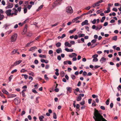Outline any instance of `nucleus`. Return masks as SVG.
Here are the masks:
<instances>
[{"label": "nucleus", "instance_id": "obj_1", "mask_svg": "<svg viewBox=\"0 0 121 121\" xmlns=\"http://www.w3.org/2000/svg\"><path fill=\"white\" fill-rule=\"evenodd\" d=\"M94 114V116L93 117V118L95 121H108L103 117V116L95 108Z\"/></svg>", "mask_w": 121, "mask_h": 121}, {"label": "nucleus", "instance_id": "obj_2", "mask_svg": "<svg viewBox=\"0 0 121 121\" xmlns=\"http://www.w3.org/2000/svg\"><path fill=\"white\" fill-rule=\"evenodd\" d=\"M66 12L68 13H72L73 11L72 8L71 6H69L66 7Z\"/></svg>", "mask_w": 121, "mask_h": 121}, {"label": "nucleus", "instance_id": "obj_3", "mask_svg": "<svg viewBox=\"0 0 121 121\" xmlns=\"http://www.w3.org/2000/svg\"><path fill=\"white\" fill-rule=\"evenodd\" d=\"M17 36V34H15L14 35H12L11 38V41L12 42L15 41L16 39Z\"/></svg>", "mask_w": 121, "mask_h": 121}, {"label": "nucleus", "instance_id": "obj_4", "mask_svg": "<svg viewBox=\"0 0 121 121\" xmlns=\"http://www.w3.org/2000/svg\"><path fill=\"white\" fill-rule=\"evenodd\" d=\"M15 104H18L20 102V100L18 97L15 98L14 100Z\"/></svg>", "mask_w": 121, "mask_h": 121}, {"label": "nucleus", "instance_id": "obj_5", "mask_svg": "<svg viewBox=\"0 0 121 121\" xmlns=\"http://www.w3.org/2000/svg\"><path fill=\"white\" fill-rule=\"evenodd\" d=\"M11 9H8L6 11L5 13L7 14V16H10L11 14Z\"/></svg>", "mask_w": 121, "mask_h": 121}, {"label": "nucleus", "instance_id": "obj_6", "mask_svg": "<svg viewBox=\"0 0 121 121\" xmlns=\"http://www.w3.org/2000/svg\"><path fill=\"white\" fill-rule=\"evenodd\" d=\"M106 59L105 58L103 57L101 58L99 61L102 64L104 62H105L106 61Z\"/></svg>", "mask_w": 121, "mask_h": 121}, {"label": "nucleus", "instance_id": "obj_7", "mask_svg": "<svg viewBox=\"0 0 121 121\" xmlns=\"http://www.w3.org/2000/svg\"><path fill=\"white\" fill-rule=\"evenodd\" d=\"M22 61L21 60H19L17 61H16L13 64V66H16L19 64Z\"/></svg>", "mask_w": 121, "mask_h": 121}, {"label": "nucleus", "instance_id": "obj_8", "mask_svg": "<svg viewBox=\"0 0 121 121\" xmlns=\"http://www.w3.org/2000/svg\"><path fill=\"white\" fill-rule=\"evenodd\" d=\"M13 4L9 3L8 5L5 8L6 9L11 8L13 7Z\"/></svg>", "mask_w": 121, "mask_h": 121}, {"label": "nucleus", "instance_id": "obj_9", "mask_svg": "<svg viewBox=\"0 0 121 121\" xmlns=\"http://www.w3.org/2000/svg\"><path fill=\"white\" fill-rule=\"evenodd\" d=\"M88 21L87 20H86L82 23L81 25L82 26H83L84 25H88Z\"/></svg>", "mask_w": 121, "mask_h": 121}, {"label": "nucleus", "instance_id": "obj_10", "mask_svg": "<svg viewBox=\"0 0 121 121\" xmlns=\"http://www.w3.org/2000/svg\"><path fill=\"white\" fill-rule=\"evenodd\" d=\"M16 96V95L14 94H10L8 95L7 98H12L13 97H15Z\"/></svg>", "mask_w": 121, "mask_h": 121}, {"label": "nucleus", "instance_id": "obj_11", "mask_svg": "<svg viewBox=\"0 0 121 121\" xmlns=\"http://www.w3.org/2000/svg\"><path fill=\"white\" fill-rule=\"evenodd\" d=\"M18 49H14L12 51L11 53V54L12 55L15 54L17 51Z\"/></svg>", "mask_w": 121, "mask_h": 121}, {"label": "nucleus", "instance_id": "obj_12", "mask_svg": "<svg viewBox=\"0 0 121 121\" xmlns=\"http://www.w3.org/2000/svg\"><path fill=\"white\" fill-rule=\"evenodd\" d=\"M77 56V54L75 53H72L71 55H70L69 56L70 58H72L73 56L76 57Z\"/></svg>", "mask_w": 121, "mask_h": 121}, {"label": "nucleus", "instance_id": "obj_13", "mask_svg": "<svg viewBox=\"0 0 121 121\" xmlns=\"http://www.w3.org/2000/svg\"><path fill=\"white\" fill-rule=\"evenodd\" d=\"M65 45L66 46H68L69 47H70L71 46V45L68 42H66L65 43Z\"/></svg>", "mask_w": 121, "mask_h": 121}, {"label": "nucleus", "instance_id": "obj_14", "mask_svg": "<svg viewBox=\"0 0 121 121\" xmlns=\"http://www.w3.org/2000/svg\"><path fill=\"white\" fill-rule=\"evenodd\" d=\"M2 91L4 93L7 95H9V93L8 92L5 90H2Z\"/></svg>", "mask_w": 121, "mask_h": 121}, {"label": "nucleus", "instance_id": "obj_15", "mask_svg": "<svg viewBox=\"0 0 121 121\" xmlns=\"http://www.w3.org/2000/svg\"><path fill=\"white\" fill-rule=\"evenodd\" d=\"M82 99V97L81 96L79 95L77 98V101H80Z\"/></svg>", "mask_w": 121, "mask_h": 121}, {"label": "nucleus", "instance_id": "obj_16", "mask_svg": "<svg viewBox=\"0 0 121 121\" xmlns=\"http://www.w3.org/2000/svg\"><path fill=\"white\" fill-rule=\"evenodd\" d=\"M56 51L57 53H59L62 52V50L60 48H59V49L56 50Z\"/></svg>", "mask_w": 121, "mask_h": 121}, {"label": "nucleus", "instance_id": "obj_17", "mask_svg": "<svg viewBox=\"0 0 121 121\" xmlns=\"http://www.w3.org/2000/svg\"><path fill=\"white\" fill-rule=\"evenodd\" d=\"M44 117L43 116H41L39 117V119L40 121H43V118Z\"/></svg>", "mask_w": 121, "mask_h": 121}, {"label": "nucleus", "instance_id": "obj_18", "mask_svg": "<svg viewBox=\"0 0 121 121\" xmlns=\"http://www.w3.org/2000/svg\"><path fill=\"white\" fill-rule=\"evenodd\" d=\"M67 91H69L70 93L71 92L72 90V88L71 87H68L66 88Z\"/></svg>", "mask_w": 121, "mask_h": 121}, {"label": "nucleus", "instance_id": "obj_19", "mask_svg": "<svg viewBox=\"0 0 121 121\" xmlns=\"http://www.w3.org/2000/svg\"><path fill=\"white\" fill-rule=\"evenodd\" d=\"M80 107V106L79 104H77L76 105V108L78 109V110H76V111H79L80 110L79 107Z\"/></svg>", "mask_w": 121, "mask_h": 121}, {"label": "nucleus", "instance_id": "obj_20", "mask_svg": "<svg viewBox=\"0 0 121 121\" xmlns=\"http://www.w3.org/2000/svg\"><path fill=\"white\" fill-rule=\"evenodd\" d=\"M37 48L36 47H33L31 48L29 50V51H31L35 49H37Z\"/></svg>", "mask_w": 121, "mask_h": 121}, {"label": "nucleus", "instance_id": "obj_21", "mask_svg": "<svg viewBox=\"0 0 121 121\" xmlns=\"http://www.w3.org/2000/svg\"><path fill=\"white\" fill-rule=\"evenodd\" d=\"M26 91V90L23 89L22 92V96L23 97H25V96L24 92Z\"/></svg>", "mask_w": 121, "mask_h": 121}, {"label": "nucleus", "instance_id": "obj_22", "mask_svg": "<svg viewBox=\"0 0 121 121\" xmlns=\"http://www.w3.org/2000/svg\"><path fill=\"white\" fill-rule=\"evenodd\" d=\"M39 56L41 58H45L46 57V56L45 55H42V54L40 55Z\"/></svg>", "mask_w": 121, "mask_h": 121}, {"label": "nucleus", "instance_id": "obj_23", "mask_svg": "<svg viewBox=\"0 0 121 121\" xmlns=\"http://www.w3.org/2000/svg\"><path fill=\"white\" fill-rule=\"evenodd\" d=\"M61 77H63L65 75L64 72V71H61L60 73Z\"/></svg>", "mask_w": 121, "mask_h": 121}, {"label": "nucleus", "instance_id": "obj_24", "mask_svg": "<svg viewBox=\"0 0 121 121\" xmlns=\"http://www.w3.org/2000/svg\"><path fill=\"white\" fill-rule=\"evenodd\" d=\"M105 17L104 16L102 17V19L100 20V22H104V20L105 19Z\"/></svg>", "mask_w": 121, "mask_h": 121}, {"label": "nucleus", "instance_id": "obj_25", "mask_svg": "<svg viewBox=\"0 0 121 121\" xmlns=\"http://www.w3.org/2000/svg\"><path fill=\"white\" fill-rule=\"evenodd\" d=\"M85 35L84 34H80L78 35V37H83Z\"/></svg>", "mask_w": 121, "mask_h": 121}, {"label": "nucleus", "instance_id": "obj_26", "mask_svg": "<svg viewBox=\"0 0 121 121\" xmlns=\"http://www.w3.org/2000/svg\"><path fill=\"white\" fill-rule=\"evenodd\" d=\"M117 36H115L114 37H113L112 38V39L115 40L116 41L117 39Z\"/></svg>", "mask_w": 121, "mask_h": 121}, {"label": "nucleus", "instance_id": "obj_27", "mask_svg": "<svg viewBox=\"0 0 121 121\" xmlns=\"http://www.w3.org/2000/svg\"><path fill=\"white\" fill-rule=\"evenodd\" d=\"M53 118L54 119H56L57 118V116L56 113L54 112L53 113Z\"/></svg>", "mask_w": 121, "mask_h": 121}, {"label": "nucleus", "instance_id": "obj_28", "mask_svg": "<svg viewBox=\"0 0 121 121\" xmlns=\"http://www.w3.org/2000/svg\"><path fill=\"white\" fill-rule=\"evenodd\" d=\"M99 4L98 2H97L95 4V6L94 5H93V6L94 7H95V6H98L99 5Z\"/></svg>", "mask_w": 121, "mask_h": 121}, {"label": "nucleus", "instance_id": "obj_29", "mask_svg": "<svg viewBox=\"0 0 121 121\" xmlns=\"http://www.w3.org/2000/svg\"><path fill=\"white\" fill-rule=\"evenodd\" d=\"M61 44L60 43L58 42L57 43L56 45L57 47H60V45H61Z\"/></svg>", "mask_w": 121, "mask_h": 121}, {"label": "nucleus", "instance_id": "obj_30", "mask_svg": "<svg viewBox=\"0 0 121 121\" xmlns=\"http://www.w3.org/2000/svg\"><path fill=\"white\" fill-rule=\"evenodd\" d=\"M92 12V10H90L88 12L85 13V14L86 15H87L89 14L90 13H91Z\"/></svg>", "mask_w": 121, "mask_h": 121}, {"label": "nucleus", "instance_id": "obj_31", "mask_svg": "<svg viewBox=\"0 0 121 121\" xmlns=\"http://www.w3.org/2000/svg\"><path fill=\"white\" fill-rule=\"evenodd\" d=\"M22 76H24V78L26 79L28 78V76L26 74H22Z\"/></svg>", "mask_w": 121, "mask_h": 121}, {"label": "nucleus", "instance_id": "obj_32", "mask_svg": "<svg viewBox=\"0 0 121 121\" xmlns=\"http://www.w3.org/2000/svg\"><path fill=\"white\" fill-rule=\"evenodd\" d=\"M98 56V55L97 54H95L92 56V57L93 58H97Z\"/></svg>", "mask_w": 121, "mask_h": 121}, {"label": "nucleus", "instance_id": "obj_33", "mask_svg": "<svg viewBox=\"0 0 121 121\" xmlns=\"http://www.w3.org/2000/svg\"><path fill=\"white\" fill-rule=\"evenodd\" d=\"M4 16L3 15H1L0 16V20H2L4 18Z\"/></svg>", "mask_w": 121, "mask_h": 121}, {"label": "nucleus", "instance_id": "obj_34", "mask_svg": "<svg viewBox=\"0 0 121 121\" xmlns=\"http://www.w3.org/2000/svg\"><path fill=\"white\" fill-rule=\"evenodd\" d=\"M98 60V59L97 58H94L93 59V62H96Z\"/></svg>", "mask_w": 121, "mask_h": 121}, {"label": "nucleus", "instance_id": "obj_35", "mask_svg": "<svg viewBox=\"0 0 121 121\" xmlns=\"http://www.w3.org/2000/svg\"><path fill=\"white\" fill-rule=\"evenodd\" d=\"M71 77L72 79L73 80H74L75 78V76L73 75H71Z\"/></svg>", "mask_w": 121, "mask_h": 121}, {"label": "nucleus", "instance_id": "obj_36", "mask_svg": "<svg viewBox=\"0 0 121 121\" xmlns=\"http://www.w3.org/2000/svg\"><path fill=\"white\" fill-rule=\"evenodd\" d=\"M40 37L41 36L40 35L38 36L35 38V39L36 40L38 41Z\"/></svg>", "mask_w": 121, "mask_h": 121}, {"label": "nucleus", "instance_id": "obj_37", "mask_svg": "<svg viewBox=\"0 0 121 121\" xmlns=\"http://www.w3.org/2000/svg\"><path fill=\"white\" fill-rule=\"evenodd\" d=\"M0 95L2 97L4 98H5V97L4 95L1 92L0 93Z\"/></svg>", "mask_w": 121, "mask_h": 121}, {"label": "nucleus", "instance_id": "obj_38", "mask_svg": "<svg viewBox=\"0 0 121 121\" xmlns=\"http://www.w3.org/2000/svg\"><path fill=\"white\" fill-rule=\"evenodd\" d=\"M109 99H108L106 102V103L107 105H108L109 104Z\"/></svg>", "mask_w": 121, "mask_h": 121}, {"label": "nucleus", "instance_id": "obj_39", "mask_svg": "<svg viewBox=\"0 0 121 121\" xmlns=\"http://www.w3.org/2000/svg\"><path fill=\"white\" fill-rule=\"evenodd\" d=\"M33 42H31L29 43H27L26 45V47H28L29 46L30 44H31V43H32Z\"/></svg>", "mask_w": 121, "mask_h": 121}, {"label": "nucleus", "instance_id": "obj_40", "mask_svg": "<svg viewBox=\"0 0 121 121\" xmlns=\"http://www.w3.org/2000/svg\"><path fill=\"white\" fill-rule=\"evenodd\" d=\"M27 11V9L26 8H25L24 9V13H26Z\"/></svg>", "mask_w": 121, "mask_h": 121}, {"label": "nucleus", "instance_id": "obj_41", "mask_svg": "<svg viewBox=\"0 0 121 121\" xmlns=\"http://www.w3.org/2000/svg\"><path fill=\"white\" fill-rule=\"evenodd\" d=\"M110 10H105L104 11V12L105 13H108L110 12Z\"/></svg>", "mask_w": 121, "mask_h": 121}, {"label": "nucleus", "instance_id": "obj_42", "mask_svg": "<svg viewBox=\"0 0 121 121\" xmlns=\"http://www.w3.org/2000/svg\"><path fill=\"white\" fill-rule=\"evenodd\" d=\"M32 91L33 93H34L35 94H37L38 93V92L35 90L33 89L32 90Z\"/></svg>", "mask_w": 121, "mask_h": 121}, {"label": "nucleus", "instance_id": "obj_43", "mask_svg": "<svg viewBox=\"0 0 121 121\" xmlns=\"http://www.w3.org/2000/svg\"><path fill=\"white\" fill-rule=\"evenodd\" d=\"M92 105L93 106H95V101L93 100L92 101Z\"/></svg>", "mask_w": 121, "mask_h": 121}, {"label": "nucleus", "instance_id": "obj_44", "mask_svg": "<svg viewBox=\"0 0 121 121\" xmlns=\"http://www.w3.org/2000/svg\"><path fill=\"white\" fill-rule=\"evenodd\" d=\"M17 71V70L16 69H15L13 70L11 72V73L12 74H13V73L16 72Z\"/></svg>", "mask_w": 121, "mask_h": 121}, {"label": "nucleus", "instance_id": "obj_45", "mask_svg": "<svg viewBox=\"0 0 121 121\" xmlns=\"http://www.w3.org/2000/svg\"><path fill=\"white\" fill-rule=\"evenodd\" d=\"M85 104V101H84L80 103V104L82 105H83Z\"/></svg>", "mask_w": 121, "mask_h": 121}, {"label": "nucleus", "instance_id": "obj_46", "mask_svg": "<svg viewBox=\"0 0 121 121\" xmlns=\"http://www.w3.org/2000/svg\"><path fill=\"white\" fill-rule=\"evenodd\" d=\"M43 7V5H41L39 7L38 9H37V11H38L39 10L41 9Z\"/></svg>", "mask_w": 121, "mask_h": 121}, {"label": "nucleus", "instance_id": "obj_47", "mask_svg": "<svg viewBox=\"0 0 121 121\" xmlns=\"http://www.w3.org/2000/svg\"><path fill=\"white\" fill-rule=\"evenodd\" d=\"M18 12L17 11V9H15L14 11V15H17V13Z\"/></svg>", "mask_w": 121, "mask_h": 121}, {"label": "nucleus", "instance_id": "obj_48", "mask_svg": "<svg viewBox=\"0 0 121 121\" xmlns=\"http://www.w3.org/2000/svg\"><path fill=\"white\" fill-rule=\"evenodd\" d=\"M34 63L35 64H37L39 63L38 61L37 60H35L34 61Z\"/></svg>", "mask_w": 121, "mask_h": 121}, {"label": "nucleus", "instance_id": "obj_49", "mask_svg": "<svg viewBox=\"0 0 121 121\" xmlns=\"http://www.w3.org/2000/svg\"><path fill=\"white\" fill-rule=\"evenodd\" d=\"M96 40L95 39H94L92 40H91V42L94 43H95L96 42Z\"/></svg>", "mask_w": 121, "mask_h": 121}, {"label": "nucleus", "instance_id": "obj_50", "mask_svg": "<svg viewBox=\"0 0 121 121\" xmlns=\"http://www.w3.org/2000/svg\"><path fill=\"white\" fill-rule=\"evenodd\" d=\"M48 53L49 54H52L53 53V51L52 50H50L49 51Z\"/></svg>", "mask_w": 121, "mask_h": 121}, {"label": "nucleus", "instance_id": "obj_51", "mask_svg": "<svg viewBox=\"0 0 121 121\" xmlns=\"http://www.w3.org/2000/svg\"><path fill=\"white\" fill-rule=\"evenodd\" d=\"M44 77L45 79L46 80H48V78L47 77V75L46 74H45L44 75Z\"/></svg>", "mask_w": 121, "mask_h": 121}, {"label": "nucleus", "instance_id": "obj_52", "mask_svg": "<svg viewBox=\"0 0 121 121\" xmlns=\"http://www.w3.org/2000/svg\"><path fill=\"white\" fill-rule=\"evenodd\" d=\"M96 20L95 19L92 21V23L93 24H95L96 23Z\"/></svg>", "mask_w": 121, "mask_h": 121}, {"label": "nucleus", "instance_id": "obj_53", "mask_svg": "<svg viewBox=\"0 0 121 121\" xmlns=\"http://www.w3.org/2000/svg\"><path fill=\"white\" fill-rule=\"evenodd\" d=\"M1 3L2 4L4 5H5V2L4 1V0H2L1 2Z\"/></svg>", "mask_w": 121, "mask_h": 121}, {"label": "nucleus", "instance_id": "obj_54", "mask_svg": "<svg viewBox=\"0 0 121 121\" xmlns=\"http://www.w3.org/2000/svg\"><path fill=\"white\" fill-rule=\"evenodd\" d=\"M32 7V5H29L28 6L27 8L29 9H30Z\"/></svg>", "mask_w": 121, "mask_h": 121}, {"label": "nucleus", "instance_id": "obj_55", "mask_svg": "<svg viewBox=\"0 0 121 121\" xmlns=\"http://www.w3.org/2000/svg\"><path fill=\"white\" fill-rule=\"evenodd\" d=\"M112 10L113 11H114L115 12H117V9L115 8H113Z\"/></svg>", "mask_w": 121, "mask_h": 121}, {"label": "nucleus", "instance_id": "obj_56", "mask_svg": "<svg viewBox=\"0 0 121 121\" xmlns=\"http://www.w3.org/2000/svg\"><path fill=\"white\" fill-rule=\"evenodd\" d=\"M21 7H18L17 8V10L19 12H20L21 10Z\"/></svg>", "mask_w": 121, "mask_h": 121}, {"label": "nucleus", "instance_id": "obj_57", "mask_svg": "<svg viewBox=\"0 0 121 121\" xmlns=\"http://www.w3.org/2000/svg\"><path fill=\"white\" fill-rule=\"evenodd\" d=\"M100 108L101 109L103 110H104L105 109V108L104 106H101Z\"/></svg>", "mask_w": 121, "mask_h": 121}, {"label": "nucleus", "instance_id": "obj_58", "mask_svg": "<svg viewBox=\"0 0 121 121\" xmlns=\"http://www.w3.org/2000/svg\"><path fill=\"white\" fill-rule=\"evenodd\" d=\"M81 84V83L80 82V81H79L78 84L77 85L78 86H80Z\"/></svg>", "mask_w": 121, "mask_h": 121}, {"label": "nucleus", "instance_id": "obj_59", "mask_svg": "<svg viewBox=\"0 0 121 121\" xmlns=\"http://www.w3.org/2000/svg\"><path fill=\"white\" fill-rule=\"evenodd\" d=\"M92 100L91 99H89L88 100V102L89 104H91V103Z\"/></svg>", "mask_w": 121, "mask_h": 121}, {"label": "nucleus", "instance_id": "obj_60", "mask_svg": "<svg viewBox=\"0 0 121 121\" xmlns=\"http://www.w3.org/2000/svg\"><path fill=\"white\" fill-rule=\"evenodd\" d=\"M49 67V66L48 65H47L45 66V68L46 69H48Z\"/></svg>", "mask_w": 121, "mask_h": 121}, {"label": "nucleus", "instance_id": "obj_61", "mask_svg": "<svg viewBox=\"0 0 121 121\" xmlns=\"http://www.w3.org/2000/svg\"><path fill=\"white\" fill-rule=\"evenodd\" d=\"M54 91L56 92H58L59 91V90L58 88H56L55 89Z\"/></svg>", "mask_w": 121, "mask_h": 121}, {"label": "nucleus", "instance_id": "obj_62", "mask_svg": "<svg viewBox=\"0 0 121 121\" xmlns=\"http://www.w3.org/2000/svg\"><path fill=\"white\" fill-rule=\"evenodd\" d=\"M108 23L107 22H105L104 23V26H106L108 25Z\"/></svg>", "mask_w": 121, "mask_h": 121}, {"label": "nucleus", "instance_id": "obj_63", "mask_svg": "<svg viewBox=\"0 0 121 121\" xmlns=\"http://www.w3.org/2000/svg\"><path fill=\"white\" fill-rule=\"evenodd\" d=\"M57 59L59 60H60L61 59V57L60 56H58L57 57Z\"/></svg>", "mask_w": 121, "mask_h": 121}, {"label": "nucleus", "instance_id": "obj_64", "mask_svg": "<svg viewBox=\"0 0 121 121\" xmlns=\"http://www.w3.org/2000/svg\"><path fill=\"white\" fill-rule=\"evenodd\" d=\"M87 74V73L86 71H84L83 73V75L84 76H86Z\"/></svg>", "mask_w": 121, "mask_h": 121}]
</instances>
